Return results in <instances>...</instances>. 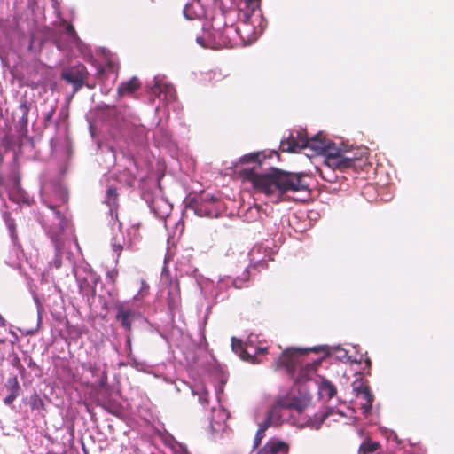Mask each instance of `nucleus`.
I'll use <instances>...</instances> for the list:
<instances>
[{"label": "nucleus", "mask_w": 454, "mask_h": 454, "mask_svg": "<svg viewBox=\"0 0 454 454\" xmlns=\"http://www.w3.org/2000/svg\"><path fill=\"white\" fill-rule=\"evenodd\" d=\"M59 149L63 153V162L59 168L58 177L50 179L46 173H43L40 177L42 203L50 209L53 216L52 223L45 227V231L55 249V257L50 262V265L57 269L60 268L62 259L65 257L74 272L80 294L87 298L88 304L91 306L95 302L96 287L99 281V277L89 266L82 269H75L73 266L72 254L67 251V243L70 241L74 229L71 222V214L67 207L68 192L61 183V179L68 170V162L72 154L69 141L64 139Z\"/></svg>", "instance_id": "f257e3e1"}, {"label": "nucleus", "mask_w": 454, "mask_h": 454, "mask_svg": "<svg viewBox=\"0 0 454 454\" xmlns=\"http://www.w3.org/2000/svg\"><path fill=\"white\" fill-rule=\"evenodd\" d=\"M309 349L288 348L282 352L281 356L274 362L276 370H284L294 380L287 396L278 401L280 407L295 410L302 413L311 401L310 390L317 387L320 398L330 400L337 394L333 383L325 378L319 381L314 380L317 369L321 364L323 357L309 360L305 357Z\"/></svg>", "instance_id": "f03ea898"}, {"label": "nucleus", "mask_w": 454, "mask_h": 454, "mask_svg": "<svg viewBox=\"0 0 454 454\" xmlns=\"http://www.w3.org/2000/svg\"><path fill=\"white\" fill-rule=\"evenodd\" d=\"M100 117L106 135L98 145L106 157V168L113 167L119 155L133 158L145 147V128L125 120L116 106H107L102 110Z\"/></svg>", "instance_id": "7ed1b4c3"}, {"label": "nucleus", "mask_w": 454, "mask_h": 454, "mask_svg": "<svg viewBox=\"0 0 454 454\" xmlns=\"http://www.w3.org/2000/svg\"><path fill=\"white\" fill-rule=\"evenodd\" d=\"M265 155L262 152L252 153L240 158L241 163H253L251 168H245V177L254 187L263 192L272 202H278L281 196L288 192L309 190V176L302 172L294 173L270 168L266 172H259Z\"/></svg>", "instance_id": "20e7f679"}, {"label": "nucleus", "mask_w": 454, "mask_h": 454, "mask_svg": "<svg viewBox=\"0 0 454 454\" xmlns=\"http://www.w3.org/2000/svg\"><path fill=\"white\" fill-rule=\"evenodd\" d=\"M279 148L282 152L293 153L308 150L311 155L325 156V165L340 169L352 168L357 159L344 153L333 142L324 138L321 132L309 137L303 129L289 132L281 139Z\"/></svg>", "instance_id": "39448f33"}, {"label": "nucleus", "mask_w": 454, "mask_h": 454, "mask_svg": "<svg viewBox=\"0 0 454 454\" xmlns=\"http://www.w3.org/2000/svg\"><path fill=\"white\" fill-rule=\"evenodd\" d=\"M261 2L244 0V9L239 10L238 15L239 25L235 28L241 38L247 36L248 40H256L266 28L268 22L263 17Z\"/></svg>", "instance_id": "423d86ee"}, {"label": "nucleus", "mask_w": 454, "mask_h": 454, "mask_svg": "<svg viewBox=\"0 0 454 454\" xmlns=\"http://www.w3.org/2000/svg\"><path fill=\"white\" fill-rule=\"evenodd\" d=\"M192 273L194 281L201 294L205 297H211L215 302L224 301L228 297L225 291L229 287L242 288L249 278L248 267L245 269L242 277L232 278L230 276H224L220 278L215 285L214 281L199 275L197 269H194Z\"/></svg>", "instance_id": "0eeeda50"}, {"label": "nucleus", "mask_w": 454, "mask_h": 454, "mask_svg": "<svg viewBox=\"0 0 454 454\" xmlns=\"http://www.w3.org/2000/svg\"><path fill=\"white\" fill-rule=\"evenodd\" d=\"M53 43L63 52H69L73 48H76L82 54H87L90 51L89 46L79 38L74 26L66 20L62 21L59 30L54 35Z\"/></svg>", "instance_id": "6e6552de"}, {"label": "nucleus", "mask_w": 454, "mask_h": 454, "mask_svg": "<svg viewBox=\"0 0 454 454\" xmlns=\"http://www.w3.org/2000/svg\"><path fill=\"white\" fill-rule=\"evenodd\" d=\"M186 208L191 209L198 216L216 218L222 211V203L218 198L209 193H204L191 198L186 204Z\"/></svg>", "instance_id": "1a4fd4ad"}, {"label": "nucleus", "mask_w": 454, "mask_h": 454, "mask_svg": "<svg viewBox=\"0 0 454 454\" xmlns=\"http://www.w3.org/2000/svg\"><path fill=\"white\" fill-rule=\"evenodd\" d=\"M88 76V70L82 64L65 67L61 70V79L73 88L71 95L67 96V102H69L74 94L77 93L83 86L90 89L94 88V84H90L89 82Z\"/></svg>", "instance_id": "9d476101"}, {"label": "nucleus", "mask_w": 454, "mask_h": 454, "mask_svg": "<svg viewBox=\"0 0 454 454\" xmlns=\"http://www.w3.org/2000/svg\"><path fill=\"white\" fill-rule=\"evenodd\" d=\"M257 336L250 334L244 342L241 339L231 337V349L242 360L256 364L258 360L257 355L266 352L267 348L256 345Z\"/></svg>", "instance_id": "9b49d317"}, {"label": "nucleus", "mask_w": 454, "mask_h": 454, "mask_svg": "<svg viewBox=\"0 0 454 454\" xmlns=\"http://www.w3.org/2000/svg\"><path fill=\"white\" fill-rule=\"evenodd\" d=\"M160 187L153 190H144L141 194L142 200L147 204L152 213L160 219L168 217L172 210V204L161 196Z\"/></svg>", "instance_id": "f8f14e48"}, {"label": "nucleus", "mask_w": 454, "mask_h": 454, "mask_svg": "<svg viewBox=\"0 0 454 454\" xmlns=\"http://www.w3.org/2000/svg\"><path fill=\"white\" fill-rule=\"evenodd\" d=\"M146 87L151 98H159L164 105H169L176 101V95L174 87L165 82L159 76H155L152 81L147 82Z\"/></svg>", "instance_id": "ddd939ff"}, {"label": "nucleus", "mask_w": 454, "mask_h": 454, "mask_svg": "<svg viewBox=\"0 0 454 454\" xmlns=\"http://www.w3.org/2000/svg\"><path fill=\"white\" fill-rule=\"evenodd\" d=\"M5 188L8 192L9 199L12 201L17 203L29 202L28 195L20 186V178L19 172L16 168H13L10 173Z\"/></svg>", "instance_id": "4468645a"}, {"label": "nucleus", "mask_w": 454, "mask_h": 454, "mask_svg": "<svg viewBox=\"0 0 454 454\" xmlns=\"http://www.w3.org/2000/svg\"><path fill=\"white\" fill-rule=\"evenodd\" d=\"M2 391L5 394L3 399L4 405L13 408L14 401L22 393V388L16 374H9L8 378L4 382Z\"/></svg>", "instance_id": "2eb2a0df"}, {"label": "nucleus", "mask_w": 454, "mask_h": 454, "mask_svg": "<svg viewBox=\"0 0 454 454\" xmlns=\"http://www.w3.org/2000/svg\"><path fill=\"white\" fill-rule=\"evenodd\" d=\"M115 309V319L125 331L130 333L132 330V323L140 317V314L132 309L124 307L123 304H116Z\"/></svg>", "instance_id": "dca6fc26"}, {"label": "nucleus", "mask_w": 454, "mask_h": 454, "mask_svg": "<svg viewBox=\"0 0 454 454\" xmlns=\"http://www.w3.org/2000/svg\"><path fill=\"white\" fill-rule=\"evenodd\" d=\"M240 217L244 222L253 223L260 221L263 225L266 224L268 215L260 206L254 205L239 212Z\"/></svg>", "instance_id": "f3484780"}, {"label": "nucleus", "mask_w": 454, "mask_h": 454, "mask_svg": "<svg viewBox=\"0 0 454 454\" xmlns=\"http://www.w3.org/2000/svg\"><path fill=\"white\" fill-rule=\"evenodd\" d=\"M19 110L21 113V116L19 118L15 124V130L20 138L26 137L27 135L28 119L27 115L30 110V104L24 100L20 103Z\"/></svg>", "instance_id": "a211bd4d"}, {"label": "nucleus", "mask_w": 454, "mask_h": 454, "mask_svg": "<svg viewBox=\"0 0 454 454\" xmlns=\"http://www.w3.org/2000/svg\"><path fill=\"white\" fill-rule=\"evenodd\" d=\"M330 348L333 349V351L335 353V357L339 361H340L342 363H348V362H351L352 361L350 356L348 354V351L346 349L342 348L340 346H336V347H333V348H331V347H329L327 345L315 346L313 348H308L309 350L305 353V356L309 352L317 353L319 351H325V356H326L330 355Z\"/></svg>", "instance_id": "6ab92c4d"}, {"label": "nucleus", "mask_w": 454, "mask_h": 454, "mask_svg": "<svg viewBox=\"0 0 454 454\" xmlns=\"http://www.w3.org/2000/svg\"><path fill=\"white\" fill-rule=\"evenodd\" d=\"M249 257V266L259 268L266 266V257L268 256L266 248L262 245L254 246L247 254Z\"/></svg>", "instance_id": "aec40b11"}, {"label": "nucleus", "mask_w": 454, "mask_h": 454, "mask_svg": "<svg viewBox=\"0 0 454 454\" xmlns=\"http://www.w3.org/2000/svg\"><path fill=\"white\" fill-rule=\"evenodd\" d=\"M4 219L6 227L9 231V235L13 245V250L16 253L17 259L20 261L21 257H24V253L21 250L20 245L18 243V236L15 229V221L11 218L7 213L4 214Z\"/></svg>", "instance_id": "412c9836"}, {"label": "nucleus", "mask_w": 454, "mask_h": 454, "mask_svg": "<svg viewBox=\"0 0 454 454\" xmlns=\"http://www.w3.org/2000/svg\"><path fill=\"white\" fill-rule=\"evenodd\" d=\"M22 403L29 406L32 411H36L38 414H42L45 411L44 399L36 391H34L30 395L24 396Z\"/></svg>", "instance_id": "4be33fe9"}, {"label": "nucleus", "mask_w": 454, "mask_h": 454, "mask_svg": "<svg viewBox=\"0 0 454 454\" xmlns=\"http://www.w3.org/2000/svg\"><path fill=\"white\" fill-rule=\"evenodd\" d=\"M288 451V445L283 441L278 439H270L260 454H286Z\"/></svg>", "instance_id": "5701e85b"}, {"label": "nucleus", "mask_w": 454, "mask_h": 454, "mask_svg": "<svg viewBox=\"0 0 454 454\" xmlns=\"http://www.w3.org/2000/svg\"><path fill=\"white\" fill-rule=\"evenodd\" d=\"M106 293L107 294V298L105 296V294L98 295V300L103 309L108 311L112 308L115 309L116 304H121L117 301V293L113 285L111 287L106 289Z\"/></svg>", "instance_id": "b1692460"}, {"label": "nucleus", "mask_w": 454, "mask_h": 454, "mask_svg": "<svg viewBox=\"0 0 454 454\" xmlns=\"http://www.w3.org/2000/svg\"><path fill=\"white\" fill-rule=\"evenodd\" d=\"M358 398L362 399L364 402L361 403V408L363 410V413L365 416H368L372 412V403L374 401V395L371 391L370 387L363 388L361 393L356 395Z\"/></svg>", "instance_id": "393cba45"}, {"label": "nucleus", "mask_w": 454, "mask_h": 454, "mask_svg": "<svg viewBox=\"0 0 454 454\" xmlns=\"http://www.w3.org/2000/svg\"><path fill=\"white\" fill-rule=\"evenodd\" d=\"M183 14L186 20H193L203 15V10L199 0H193L187 3L183 10Z\"/></svg>", "instance_id": "a878e982"}, {"label": "nucleus", "mask_w": 454, "mask_h": 454, "mask_svg": "<svg viewBox=\"0 0 454 454\" xmlns=\"http://www.w3.org/2000/svg\"><path fill=\"white\" fill-rule=\"evenodd\" d=\"M7 361L9 362V364L13 367L15 368L19 374L23 378L25 377V374H26V368L25 366L21 364V361H22V357L20 358L18 354H16L13 350V348H11V351L9 352L8 354V356H7Z\"/></svg>", "instance_id": "bb28decb"}, {"label": "nucleus", "mask_w": 454, "mask_h": 454, "mask_svg": "<svg viewBox=\"0 0 454 454\" xmlns=\"http://www.w3.org/2000/svg\"><path fill=\"white\" fill-rule=\"evenodd\" d=\"M117 200L118 193L116 187L114 184L107 185L104 202L109 206L111 212H113L114 207H117Z\"/></svg>", "instance_id": "cd10ccee"}, {"label": "nucleus", "mask_w": 454, "mask_h": 454, "mask_svg": "<svg viewBox=\"0 0 454 454\" xmlns=\"http://www.w3.org/2000/svg\"><path fill=\"white\" fill-rule=\"evenodd\" d=\"M139 87V81L137 77H132L128 82L121 83L118 87V94L124 96L134 92Z\"/></svg>", "instance_id": "c85d7f7f"}, {"label": "nucleus", "mask_w": 454, "mask_h": 454, "mask_svg": "<svg viewBox=\"0 0 454 454\" xmlns=\"http://www.w3.org/2000/svg\"><path fill=\"white\" fill-rule=\"evenodd\" d=\"M230 413L227 410L224 408L220 409L218 411L215 408H213V416H212V421H211V427L215 430L214 427L215 424L219 425L221 427L223 424L225 423V421L229 419Z\"/></svg>", "instance_id": "c756f323"}, {"label": "nucleus", "mask_w": 454, "mask_h": 454, "mask_svg": "<svg viewBox=\"0 0 454 454\" xmlns=\"http://www.w3.org/2000/svg\"><path fill=\"white\" fill-rule=\"evenodd\" d=\"M172 289L168 291V305L170 310H175L178 308L180 302V295L178 286L175 284Z\"/></svg>", "instance_id": "7c9ffc66"}, {"label": "nucleus", "mask_w": 454, "mask_h": 454, "mask_svg": "<svg viewBox=\"0 0 454 454\" xmlns=\"http://www.w3.org/2000/svg\"><path fill=\"white\" fill-rule=\"evenodd\" d=\"M331 415V411H324L320 414H316L314 418L308 420V426L312 429L318 430L324 421Z\"/></svg>", "instance_id": "2f4dec72"}, {"label": "nucleus", "mask_w": 454, "mask_h": 454, "mask_svg": "<svg viewBox=\"0 0 454 454\" xmlns=\"http://www.w3.org/2000/svg\"><path fill=\"white\" fill-rule=\"evenodd\" d=\"M153 136L156 139H160L162 143H167L171 139L170 132L167 129L160 126L159 124L157 125L155 130L153 131Z\"/></svg>", "instance_id": "473e14b6"}, {"label": "nucleus", "mask_w": 454, "mask_h": 454, "mask_svg": "<svg viewBox=\"0 0 454 454\" xmlns=\"http://www.w3.org/2000/svg\"><path fill=\"white\" fill-rule=\"evenodd\" d=\"M380 447V444L376 442H372L370 440L364 441L359 447V452L363 454H371L374 453L378 448Z\"/></svg>", "instance_id": "72a5a7b5"}, {"label": "nucleus", "mask_w": 454, "mask_h": 454, "mask_svg": "<svg viewBox=\"0 0 454 454\" xmlns=\"http://www.w3.org/2000/svg\"><path fill=\"white\" fill-rule=\"evenodd\" d=\"M325 166L327 168L325 170H321V176L327 182H335V180L337 179V176L333 172V170L339 169V168H331L327 165ZM340 170L341 169L340 168Z\"/></svg>", "instance_id": "f704fd0d"}, {"label": "nucleus", "mask_w": 454, "mask_h": 454, "mask_svg": "<svg viewBox=\"0 0 454 454\" xmlns=\"http://www.w3.org/2000/svg\"><path fill=\"white\" fill-rule=\"evenodd\" d=\"M196 42L199 45L204 47V48H207V47H211V45L213 44L214 43V39L212 38V35L211 34H208L206 36L204 35H199L196 37Z\"/></svg>", "instance_id": "c9c22d12"}, {"label": "nucleus", "mask_w": 454, "mask_h": 454, "mask_svg": "<svg viewBox=\"0 0 454 454\" xmlns=\"http://www.w3.org/2000/svg\"><path fill=\"white\" fill-rule=\"evenodd\" d=\"M223 77H224V75L219 70H211V71L207 72L205 75V79L211 82H219Z\"/></svg>", "instance_id": "e433bc0d"}, {"label": "nucleus", "mask_w": 454, "mask_h": 454, "mask_svg": "<svg viewBox=\"0 0 454 454\" xmlns=\"http://www.w3.org/2000/svg\"><path fill=\"white\" fill-rule=\"evenodd\" d=\"M271 420H272L271 411H268L264 421L262 423L259 424L258 431H260L262 434H265V431L268 429V427L271 424Z\"/></svg>", "instance_id": "4c0bfd02"}, {"label": "nucleus", "mask_w": 454, "mask_h": 454, "mask_svg": "<svg viewBox=\"0 0 454 454\" xmlns=\"http://www.w3.org/2000/svg\"><path fill=\"white\" fill-rule=\"evenodd\" d=\"M22 361L27 365L29 369H38L36 363L33 360L31 356H29L27 351H22Z\"/></svg>", "instance_id": "58836bf2"}, {"label": "nucleus", "mask_w": 454, "mask_h": 454, "mask_svg": "<svg viewBox=\"0 0 454 454\" xmlns=\"http://www.w3.org/2000/svg\"><path fill=\"white\" fill-rule=\"evenodd\" d=\"M106 69L111 71V72H113V73H116L117 72V67H116L115 64L113 61H109L106 67H99L98 68L97 74L99 77H102L104 75V74L106 72Z\"/></svg>", "instance_id": "ea45409f"}, {"label": "nucleus", "mask_w": 454, "mask_h": 454, "mask_svg": "<svg viewBox=\"0 0 454 454\" xmlns=\"http://www.w3.org/2000/svg\"><path fill=\"white\" fill-rule=\"evenodd\" d=\"M192 392L194 395H199V401L201 404L204 405L208 403L207 391H206L205 389L201 388V392H200L199 390L192 389Z\"/></svg>", "instance_id": "a19ab883"}, {"label": "nucleus", "mask_w": 454, "mask_h": 454, "mask_svg": "<svg viewBox=\"0 0 454 454\" xmlns=\"http://www.w3.org/2000/svg\"><path fill=\"white\" fill-rule=\"evenodd\" d=\"M55 113V107H51V109L43 114V123L45 127H48L52 122V117Z\"/></svg>", "instance_id": "79ce46f5"}, {"label": "nucleus", "mask_w": 454, "mask_h": 454, "mask_svg": "<svg viewBox=\"0 0 454 454\" xmlns=\"http://www.w3.org/2000/svg\"><path fill=\"white\" fill-rule=\"evenodd\" d=\"M353 390L356 392V395L361 393L363 388L369 387L368 385H365L363 381V380H356L352 384Z\"/></svg>", "instance_id": "37998d69"}, {"label": "nucleus", "mask_w": 454, "mask_h": 454, "mask_svg": "<svg viewBox=\"0 0 454 454\" xmlns=\"http://www.w3.org/2000/svg\"><path fill=\"white\" fill-rule=\"evenodd\" d=\"M172 448L175 454H190L186 449V446L182 443L176 442Z\"/></svg>", "instance_id": "c03bdc74"}, {"label": "nucleus", "mask_w": 454, "mask_h": 454, "mask_svg": "<svg viewBox=\"0 0 454 454\" xmlns=\"http://www.w3.org/2000/svg\"><path fill=\"white\" fill-rule=\"evenodd\" d=\"M125 348H126L127 352H128V356L131 357L132 348H131V336H130V333H129L126 335Z\"/></svg>", "instance_id": "a18cd8bd"}, {"label": "nucleus", "mask_w": 454, "mask_h": 454, "mask_svg": "<svg viewBox=\"0 0 454 454\" xmlns=\"http://www.w3.org/2000/svg\"><path fill=\"white\" fill-rule=\"evenodd\" d=\"M263 437H264V434H262L257 430L256 434L254 439V449H256L259 447Z\"/></svg>", "instance_id": "49530a36"}, {"label": "nucleus", "mask_w": 454, "mask_h": 454, "mask_svg": "<svg viewBox=\"0 0 454 454\" xmlns=\"http://www.w3.org/2000/svg\"><path fill=\"white\" fill-rule=\"evenodd\" d=\"M34 301L37 306V317H38L37 325H39L42 321L41 305H40V301H39V299L37 296H35V295L34 296Z\"/></svg>", "instance_id": "de8ad7c7"}, {"label": "nucleus", "mask_w": 454, "mask_h": 454, "mask_svg": "<svg viewBox=\"0 0 454 454\" xmlns=\"http://www.w3.org/2000/svg\"><path fill=\"white\" fill-rule=\"evenodd\" d=\"M68 116V109L67 107H62L59 114V118L61 120H65Z\"/></svg>", "instance_id": "09e8293b"}, {"label": "nucleus", "mask_w": 454, "mask_h": 454, "mask_svg": "<svg viewBox=\"0 0 454 454\" xmlns=\"http://www.w3.org/2000/svg\"><path fill=\"white\" fill-rule=\"evenodd\" d=\"M112 245H113L114 250L115 252H120L122 249V247H123V245H121V243L117 242V238L114 239V242H113Z\"/></svg>", "instance_id": "8fccbe9b"}, {"label": "nucleus", "mask_w": 454, "mask_h": 454, "mask_svg": "<svg viewBox=\"0 0 454 454\" xmlns=\"http://www.w3.org/2000/svg\"><path fill=\"white\" fill-rule=\"evenodd\" d=\"M10 333H11V334L12 335V337H13V340H11V341H10V343H9V344H10V346H11V348H13V346H14V343H15V342H17V341L20 340V338H19V336L17 335V333H16L14 331H12V330H10Z\"/></svg>", "instance_id": "3c124183"}, {"label": "nucleus", "mask_w": 454, "mask_h": 454, "mask_svg": "<svg viewBox=\"0 0 454 454\" xmlns=\"http://www.w3.org/2000/svg\"><path fill=\"white\" fill-rule=\"evenodd\" d=\"M51 147L52 152H54V153H58L59 150V147L57 146V142L53 139L51 141Z\"/></svg>", "instance_id": "603ef678"}, {"label": "nucleus", "mask_w": 454, "mask_h": 454, "mask_svg": "<svg viewBox=\"0 0 454 454\" xmlns=\"http://www.w3.org/2000/svg\"><path fill=\"white\" fill-rule=\"evenodd\" d=\"M137 229L135 226H132L128 230L129 236L133 235L135 237L137 235Z\"/></svg>", "instance_id": "864d4df0"}, {"label": "nucleus", "mask_w": 454, "mask_h": 454, "mask_svg": "<svg viewBox=\"0 0 454 454\" xmlns=\"http://www.w3.org/2000/svg\"><path fill=\"white\" fill-rule=\"evenodd\" d=\"M168 276H169L168 270H167L166 267H164L162 270V273H161V279L163 280L164 278H166L168 279Z\"/></svg>", "instance_id": "5fc2aeb1"}, {"label": "nucleus", "mask_w": 454, "mask_h": 454, "mask_svg": "<svg viewBox=\"0 0 454 454\" xmlns=\"http://www.w3.org/2000/svg\"><path fill=\"white\" fill-rule=\"evenodd\" d=\"M364 363H365V366H366L368 369H370V368H371V365H372V362H371L370 358H368V357H367V358L364 360Z\"/></svg>", "instance_id": "6e6d98bb"}, {"label": "nucleus", "mask_w": 454, "mask_h": 454, "mask_svg": "<svg viewBox=\"0 0 454 454\" xmlns=\"http://www.w3.org/2000/svg\"><path fill=\"white\" fill-rule=\"evenodd\" d=\"M35 332H36V330H35V329L27 330V331L26 332V335H33V334H35Z\"/></svg>", "instance_id": "4d7b16f0"}, {"label": "nucleus", "mask_w": 454, "mask_h": 454, "mask_svg": "<svg viewBox=\"0 0 454 454\" xmlns=\"http://www.w3.org/2000/svg\"><path fill=\"white\" fill-rule=\"evenodd\" d=\"M0 325L4 326L5 325V320L4 318L0 315Z\"/></svg>", "instance_id": "13d9d810"}, {"label": "nucleus", "mask_w": 454, "mask_h": 454, "mask_svg": "<svg viewBox=\"0 0 454 454\" xmlns=\"http://www.w3.org/2000/svg\"><path fill=\"white\" fill-rule=\"evenodd\" d=\"M104 180H106V181H107V180H108V177L105 176L102 180H100V183H103V182H104Z\"/></svg>", "instance_id": "bf43d9fd"}, {"label": "nucleus", "mask_w": 454, "mask_h": 454, "mask_svg": "<svg viewBox=\"0 0 454 454\" xmlns=\"http://www.w3.org/2000/svg\"><path fill=\"white\" fill-rule=\"evenodd\" d=\"M160 106H156L155 111L157 112L159 110Z\"/></svg>", "instance_id": "052dcab7"}]
</instances>
